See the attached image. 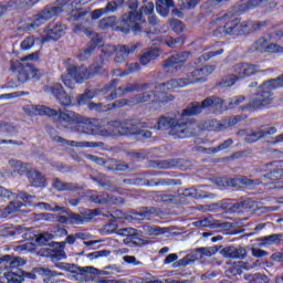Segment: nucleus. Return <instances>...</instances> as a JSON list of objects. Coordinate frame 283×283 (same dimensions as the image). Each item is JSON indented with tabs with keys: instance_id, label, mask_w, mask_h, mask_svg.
<instances>
[{
	"instance_id": "51",
	"label": "nucleus",
	"mask_w": 283,
	"mask_h": 283,
	"mask_svg": "<svg viewBox=\"0 0 283 283\" xmlns=\"http://www.w3.org/2000/svg\"><path fill=\"white\" fill-rule=\"evenodd\" d=\"M76 240H90L92 238L91 233L87 232H77L75 233Z\"/></svg>"
},
{
	"instance_id": "19",
	"label": "nucleus",
	"mask_w": 283,
	"mask_h": 283,
	"mask_svg": "<svg viewBox=\"0 0 283 283\" xmlns=\"http://www.w3.org/2000/svg\"><path fill=\"white\" fill-rule=\"evenodd\" d=\"M132 52H136V46L132 45V46H120L119 51L117 54H119V56H116L115 61L116 63H123L126 59V56L128 54H132Z\"/></svg>"
},
{
	"instance_id": "12",
	"label": "nucleus",
	"mask_w": 283,
	"mask_h": 283,
	"mask_svg": "<svg viewBox=\"0 0 283 283\" xmlns=\"http://www.w3.org/2000/svg\"><path fill=\"white\" fill-rule=\"evenodd\" d=\"M222 255L224 258H239V260H243L247 256V250L244 248H226L222 250Z\"/></svg>"
},
{
	"instance_id": "25",
	"label": "nucleus",
	"mask_w": 283,
	"mask_h": 283,
	"mask_svg": "<svg viewBox=\"0 0 283 283\" xmlns=\"http://www.w3.org/2000/svg\"><path fill=\"white\" fill-rule=\"evenodd\" d=\"M60 118L65 123H83V119L78 118L74 113H60Z\"/></svg>"
},
{
	"instance_id": "32",
	"label": "nucleus",
	"mask_w": 283,
	"mask_h": 283,
	"mask_svg": "<svg viewBox=\"0 0 283 283\" xmlns=\"http://www.w3.org/2000/svg\"><path fill=\"white\" fill-rule=\"evenodd\" d=\"M21 207H23V202H11L6 208L4 216H10V213H17V211H19V209H21Z\"/></svg>"
},
{
	"instance_id": "2",
	"label": "nucleus",
	"mask_w": 283,
	"mask_h": 283,
	"mask_svg": "<svg viewBox=\"0 0 283 283\" xmlns=\"http://www.w3.org/2000/svg\"><path fill=\"white\" fill-rule=\"evenodd\" d=\"M234 72L237 75H229L223 80V87H231L235 81H238V78H247V76H253V74L258 72V66L253 64H238L234 67Z\"/></svg>"
},
{
	"instance_id": "61",
	"label": "nucleus",
	"mask_w": 283,
	"mask_h": 283,
	"mask_svg": "<svg viewBox=\"0 0 283 283\" xmlns=\"http://www.w3.org/2000/svg\"><path fill=\"white\" fill-rule=\"evenodd\" d=\"M140 70V65L138 63H133L129 65V73L138 72Z\"/></svg>"
},
{
	"instance_id": "49",
	"label": "nucleus",
	"mask_w": 283,
	"mask_h": 283,
	"mask_svg": "<svg viewBox=\"0 0 283 283\" xmlns=\"http://www.w3.org/2000/svg\"><path fill=\"white\" fill-rule=\"evenodd\" d=\"M265 1L269 0H250L248 8L252 10V8H258V6H262V3H265Z\"/></svg>"
},
{
	"instance_id": "39",
	"label": "nucleus",
	"mask_w": 283,
	"mask_h": 283,
	"mask_svg": "<svg viewBox=\"0 0 283 283\" xmlns=\"http://www.w3.org/2000/svg\"><path fill=\"white\" fill-rule=\"evenodd\" d=\"M21 48L22 50H32V48H34V39L32 36L24 39L21 43Z\"/></svg>"
},
{
	"instance_id": "44",
	"label": "nucleus",
	"mask_w": 283,
	"mask_h": 283,
	"mask_svg": "<svg viewBox=\"0 0 283 283\" xmlns=\"http://www.w3.org/2000/svg\"><path fill=\"white\" fill-rule=\"evenodd\" d=\"M123 260L127 264H133L134 266H140V264H143L140 261L136 260V256L126 255L123 258Z\"/></svg>"
},
{
	"instance_id": "63",
	"label": "nucleus",
	"mask_w": 283,
	"mask_h": 283,
	"mask_svg": "<svg viewBox=\"0 0 283 283\" xmlns=\"http://www.w3.org/2000/svg\"><path fill=\"white\" fill-rule=\"evenodd\" d=\"M180 40H178V39H172V38H170V39H168V41H167V45H169V48H174L175 45H176V43H178Z\"/></svg>"
},
{
	"instance_id": "56",
	"label": "nucleus",
	"mask_w": 283,
	"mask_h": 283,
	"mask_svg": "<svg viewBox=\"0 0 283 283\" xmlns=\"http://www.w3.org/2000/svg\"><path fill=\"white\" fill-rule=\"evenodd\" d=\"M240 103H244V96L232 98L230 105L233 107L234 105H240Z\"/></svg>"
},
{
	"instance_id": "10",
	"label": "nucleus",
	"mask_w": 283,
	"mask_h": 283,
	"mask_svg": "<svg viewBox=\"0 0 283 283\" xmlns=\"http://www.w3.org/2000/svg\"><path fill=\"white\" fill-rule=\"evenodd\" d=\"M256 50L260 52H264V50H266V52H283L282 46L277 44H269L264 38H261L256 41Z\"/></svg>"
},
{
	"instance_id": "48",
	"label": "nucleus",
	"mask_w": 283,
	"mask_h": 283,
	"mask_svg": "<svg viewBox=\"0 0 283 283\" xmlns=\"http://www.w3.org/2000/svg\"><path fill=\"white\" fill-rule=\"evenodd\" d=\"M125 134H129V132L120 129V127L116 125L115 129L111 133V136H125Z\"/></svg>"
},
{
	"instance_id": "53",
	"label": "nucleus",
	"mask_w": 283,
	"mask_h": 283,
	"mask_svg": "<svg viewBox=\"0 0 283 283\" xmlns=\"http://www.w3.org/2000/svg\"><path fill=\"white\" fill-rule=\"evenodd\" d=\"M117 9H118V4H116V2H114V0L112 2H108L106 8H104V10H106V12H116Z\"/></svg>"
},
{
	"instance_id": "1",
	"label": "nucleus",
	"mask_w": 283,
	"mask_h": 283,
	"mask_svg": "<svg viewBox=\"0 0 283 283\" xmlns=\"http://www.w3.org/2000/svg\"><path fill=\"white\" fill-rule=\"evenodd\" d=\"M156 129H170V136H178V138H189L190 136H198L200 134V127L198 124H187L176 122L174 118L161 117L157 122Z\"/></svg>"
},
{
	"instance_id": "42",
	"label": "nucleus",
	"mask_w": 283,
	"mask_h": 283,
	"mask_svg": "<svg viewBox=\"0 0 283 283\" xmlns=\"http://www.w3.org/2000/svg\"><path fill=\"white\" fill-rule=\"evenodd\" d=\"M23 264H25V261L21 258H15V259L9 261L10 269H15L17 266H23Z\"/></svg>"
},
{
	"instance_id": "23",
	"label": "nucleus",
	"mask_w": 283,
	"mask_h": 283,
	"mask_svg": "<svg viewBox=\"0 0 283 283\" xmlns=\"http://www.w3.org/2000/svg\"><path fill=\"white\" fill-rule=\"evenodd\" d=\"M91 200L96 205H107L109 202H114V199H112V197L108 195H93L91 196Z\"/></svg>"
},
{
	"instance_id": "4",
	"label": "nucleus",
	"mask_w": 283,
	"mask_h": 283,
	"mask_svg": "<svg viewBox=\"0 0 283 283\" xmlns=\"http://www.w3.org/2000/svg\"><path fill=\"white\" fill-rule=\"evenodd\" d=\"M249 28H251L250 23H247V22L240 23V20L234 19L224 25V31H226V34H230V35L247 34L251 32V29Z\"/></svg>"
},
{
	"instance_id": "60",
	"label": "nucleus",
	"mask_w": 283,
	"mask_h": 283,
	"mask_svg": "<svg viewBox=\"0 0 283 283\" xmlns=\"http://www.w3.org/2000/svg\"><path fill=\"white\" fill-rule=\"evenodd\" d=\"M150 96L149 93H145L142 97H138L137 103H145L149 101Z\"/></svg>"
},
{
	"instance_id": "47",
	"label": "nucleus",
	"mask_w": 283,
	"mask_h": 283,
	"mask_svg": "<svg viewBox=\"0 0 283 283\" xmlns=\"http://www.w3.org/2000/svg\"><path fill=\"white\" fill-rule=\"evenodd\" d=\"M103 14H107V11L104 9H97L91 13L92 19H101Z\"/></svg>"
},
{
	"instance_id": "55",
	"label": "nucleus",
	"mask_w": 283,
	"mask_h": 283,
	"mask_svg": "<svg viewBox=\"0 0 283 283\" xmlns=\"http://www.w3.org/2000/svg\"><path fill=\"white\" fill-rule=\"evenodd\" d=\"M18 198L23 200V202H30V200H32V196L28 195L27 192H19Z\"/></svg>"
},
{
	"instance_id": "30",
	"label": "nucleus",
	"mask_w": 283,
	"mask_h": 283,
	"mask_svg": "<svg viewBox=\"0 0 283 283\" xmlns=\"http://www.w3.org/2000/svg\"><path fill=\"white\" fill-rule=\"evenodd\" d=\"M144 231L147 235H163V233H165V230L163 228L150 226L144 227Z\"/></svg>"
},
{
	"instance_id": "62",
	"label": "nucleus",
	"mask_w": 283,
	"mask_h": 283,
	"mask_svg": "<svg viewBox=\"0 0 283 283\" xmlns=\"http://www.w3.org/2000/svg\"><path fill=\"white\" fill-rule=\"evenodd\" d=\"M103 255H107V253L105 251H97L90 254V258H103Z\"/></svg>"
},
{
	"instance_id": "20",
	"label": "nucleus",
	"mask_w": 283,
	"mask_h": 283,
	"mask_svg": "<svg viewBox=\"0 0 283 283\" xmlns=\"http://www.w3.org/2000/svg\"><path fill=\"white\" fill-rule=\"evenodd\" d=\"M76 67L74 70L69 69V73L67 75H62V82L64 83V85L66 87H69L70 90H73L74 87V82L76 81Z\"/></svg>"
},
{
	"instance_id": "11",
	"label": "nucleus",
	"mask_w": 283,
	"mask_h": 283,
	"mask_svg": "<svg viewBox=\"0 0 283 283\" xmlns=\"http://www.w3.org/2000/svg\"><path fill=\"white\" fill-rule=\"evenodd\" d=\"M65 25L63 24H56L53 28H49L45 30L48 39H52V41H59L60 38L65 34Z\"/></svg>"
},
{
	"instance_id": "36",
	"label": "nucleus",
	"mask_w": 283,
	"mask_h": 283,
	"mask_svg": "<svg viewBox=\"0 0 283 283\" xmlns=\"http://www.w3.org/2000/svg\"><path fill=\"white\" fill-rule=\"evenodd\" d=\"M93 97H94V94L92 92H87L77 98V103L78 105H85L86 103L92 101Z\"/></svg>"
},
{
	"instance_id": "24",
	"label": "nucleus",
	"mask_w": 283,
	"mask_h": 283,
	"mask_svg": "<svg viewBox=\"0 0 283 283\" xmlns=\"http://www.w3.org/2000/svg\"><path fill=\"white\" fill-rule=\"evenodd\" d=\"M276 87H283V75L275 78V80H271L269 82H265L263 84L264 90H276Z\"/></svg>"
},
{
	"instance_id": "7",
	"label": "nucleus",
	"mask_w": 283,
	"mask_h": 283,
	"mask_svg": "<svg viewBox=\"0 0 283 283\" xmlns=\"http://www.w3.org/2000/svg\"><path fill=\"white\" fill-rule=\"evenodd\" d=\"M93 0H71V7L75 8L71 10L70 21H81L83 17H85V12L81 11V8H76V6H85Z\"/></svg>"
},
{
	"instance_id": "45",
	"label": "nucleus",
	"mask_w": 283,
	"mask_h": 283,
	"mask_svg": "<svg viewBox=\"0 0 283 283\" xmlns=\"http://www.w3.org/2000/svg\"><path fill=\"white\" fill-rule=\"evenodd\" d=\"M0 198H9V200H12V198H14V195L4 187L0 186Z\"/></svg>"
},
{
	"instance_id": "50",
	"label": "nucleus",
	"mask_w": 283,
	"mask_h": 283,
	"mask_svg": "<svg viewBox=\"0 0 283 283\" xmlns=\"http://www.w3.org/2000/svg\"><path fill=\"white\" fill-rule=\"evenodd\" d=\"M222 50L216 51V52H210V53H205L201 59H203V61H209V59H211L212 56H218V54H222Z\"/></svg>"
},
{
	"instance_id": "57",
	"label": "nucleus",
	"mask_w": 283,
	"mask_h": 283,
	"mask_svg": "<svg viewBox=\"0 0 283 283\" xmlns=\"http://www.w3.org/2000/svg\"><path fill=\"white\" fill-rule=\"evenodd\" d=\"M90 50H84L82 53H80L78 59L80 61H86L90 57Z\"/></svg>"
},
{
	"instance_id": "54",
	"label": "nucleus",
	"mask_w": 283,
	"mask_h": 283,
	"mask_svg": "<svg viewBox=\"0 0 283 283\" xmlns=\"http://www.w3.org/2000/svg\"><path fill=\"white\" fill-rule=\"evenodd\" d=\"M176 260H178V254H176V253L169 254L165 259L164 264H171L172 262H176Z\"/></svg>"
},
{
	"instance_id": "41",
	"label": "nucleus",
	"mask_w": 283,
	"mask_h": 283,
	"mask_svg": "<svg viewBox=\"0 0 283 283\" xmlns=\"http://www.w3.org/2000/svg\"><path fill=\"white\" fill-rule=\"evenodd\" d=\"M117 233H118V235H125V237H127V235H136L137 230L134 229V228H125V229H119L117 231Z\"/></svg>"
},
{
	"instance_id": "21",
	"label": "nucleus",
	"mask_w": 283,
	"mask_h": 283,
	"mask_svg": "<svg viewBox=\"0 0 283 283\" xmlns=\"http://www.w3.org/2000/svg\"><path fill=\"white\" fill-rule=\"evenodd\" d=\"M81 274L83 275V280H92L90 275H105V272L97 270L96 268L87 266V268H82Z\"/></svg>"
},
{
	"instance_id": "6",
	"label": "nucleus",
	"mask_w": 283,
	"mask_h": 283,
	"mask_svg": "<svg viewBox=\"0 0 283 283\" xmlns=\"http://www.w3.org/2000/svg\"><path fill=\"white\" fill-rule=\"evenodd\" d=\"M24 109L29 116H54L56 114L55 111L48 106L28 105Z\"/></svg>"
},
{
	"instance_id": "17",
	"label": "nucleus",
	"mask_w": 283,
	"mask_h": 283,
	"mask_svg": "<svg viewBox=\"0 0 283 283\" xmlns=\"http://www.w3.org/2000/svg\"><path fill=\"white\" fill-rule=\"evenodd\" d=\"M261 242V247H271V244H280L282 240V234H272L268 237L258 238Z\"/></svg>"
},
{
	"instance_id": "59",
	"label": "nucleus",
	"mask_w": 283,
	"mask_h": 283,
	"mask_svg": "<svg viewBox=\"0 0 283 283\" xmlns=\"http://www.w3.org/2000/svg\"><path fill=\"white\" fill-rule=\"evenodd\" d=\"M112 19L114 18H105L101 21V28H107V25H109V23H112Z\"/></svg>"
},
{
	"instance_id": "35",
	"label": "nucleus",
	"mask_w": 283,
	"mask_h": 283,
	"mask_svg": "<svg viewBox=\"0 0 283 283\" xmlns=\"http://www.w3.org/2000/svg\"><path fill=\"white\" fill-rule=\"evenodd\" d=\"M49 92H51L52 94H54L57 98V96H61V94H63V86H61V84L55 83L52 84L51 86H49Z\"/></svg>"
},
{
	"instance_id": "33",
	"label": "nucleus",
	"mask_w": 283,
	"mask_h": 283,
	"mask_svg": "<svg viewBox=\"0 0 283 283\" xmlns=\"http://www.w3.org/2000/svg\"><path fill=\"white\" fill-rule=\"evenodd\" d=\"M39 207H42V209H45V211H62L65 213V207H60L59 205L50 206L49 203L42 202L39 203Z\"/></svg>"
},
{
	"instance_id": "14",
	"label": "nucleus",
	"mask_w": 283,
	"mask_h": 283,
	"mask_svg": "<svg viewBox=\"0 0 283 283\" xmlns=\"http://www.w3.org/2000/svg\"><path fill=\"white\" fill-rule=\"evenodd\" d=\"M191 85V81L188 78H175L164 84L167 90H179L180 87H187Z\"/></svg>"
},
{
	"instance_id": "52",
	"label": "nucleus",
	"mask_w": 283,
	"mask_h": 283,
	"mask_svg": "<svg viewBox=\"0 0 283 283\" xmlns=\"http://www.w3.org/2000/svg\"><path fill=\"white\" fill-rule=\"evenodd\" d=\"M197 3H200V0H185L187 10H193Z\"/></svg>"
},
{
	"instance_id": "5",
	"label": "nucleus",
	"mask_w": 283,
	"mask_h": 283,
	"mask_svg": "<svg viewBox=\"0 0 283 283\" xmlns=\"http://www.w3.org/2000/svg\"><path fill=\"white\" fill-rule=\"evenodd\" d=\"M214 70L216 67L213 66H205L203 69L195 70L188 78L190 80L191 85H196V83H205L207 76L213 74Z\"/></svg>"
},
{
	"instance_id": "34",
	"label": "nucleus",
	"mask_w": 283,
	"mask_h": 283,
	"mask_svg": "<svg viewBox=\"0 0 283 283\" xmlns=\"http://www.w3.org/2000/svg\"><path fill=\"white\" fill-rule=\"evenodd\" d=\"M35 273H38V275H45L46 277H56L57 275H61V273H56L50 269H43V268L36 269Z\"/></svg>"
},
{
	"instance_id": "9",
	"label": "nucleus",
	"mask_w": 283,
	"mask_h": 283,
	"mask_svg": "<svg viewBox=\"0 0 283 283\" xmlns=\"http://www.w3.org/2000/svg\"><path fill=\"white\" fill-rule=\"evenodd\" d=\"M171 8H174V0L156 1V10L160 17H169Z\"/></svg>"
},
{
	"instance_id": "43",
	"label": "nucleus",
	"mask_w": 283,
	"mask_h": 283,
	"mask_svg": "<svg viewBox=\"0 0 283 283\" xmlns=\"http://www.w3.org/2000/svg\"><path fill=\"white\" fill-rule=\"evenodd\" d=\"M88 109H95V112H107L109 107L103 106L101 104L88 103Z\"/></svg>"
},
{
	"instance_id": "8",
	"label": "nucleus",
	"mask_w": 283,
	"mask_h": 283,
	"mask_svg": "<svg viewBox=\"0 0 283 283\" xmlns=\"http://www.w3.org/2000/svg\"><path fill=\"white\" fill-rule=\"evenodd\" d=\"M211 105H216L213 98H206L201 105L195 104L193 106L186 108L182 116H196V114H200V112H202V107H211Z\"/></svg>"
},
{
	"instance_id": "40",
	"label": "nucleus",
	"mask_w": 283,
	"mask_h": 283,
	"mask_svg": "<svg viewBox=\"0 0 283 283\" xmlns=\"http://www.w3.org/2000/svg\"><path fill=\"white\" fill-rule=\"evenodd\" d=\"M57 98L60 101V104L64 107L72 105V99L65 93H60V96H57Z\"/></svg>"
},
{
	"instance_id": "15",
	"label": "nucleus",
	"mask_w": 283,
	"mask_h": 283,
	"mask_svg": "<svg viewBox=\"0 0 283 283\" xmlns=\"http://www.w3.org/2000/svg\"><path fill=\"white\" fill-rule=\"evenodd\" d=\"M41 76V72L36 69H27L21 72L18 76L20 83H25V81H30V78H39Z\"/></svg>"
},
{
	"instance_id": "38",
	"label": "nucleus",
	"mask_w": 283,
	"mask_h": 283,
	"mask_svg": "<svg viewBox=\"0 0 283 283\" xmlns=\"http://www.w3.org/2000/svg\"><path fill=\"white\" fill-rule=\"evenodd\" d=\"M10 165L15 171H18V174H23V171H25V166H23V163L19 160H11Z\"/></svg>"
},
{
	"instance_id": "46",
	"label": "nucleus",
	"mask_w": 283,
	"mask_h": 283,
	"mask_svg": "<svg viewBox=\"0 0 283 283\" xmlns=\"http://www.w3.org/2000/svg\"><path fill=\"white\" fill-rule=\"evenodd\" d=\"M252 255L254 258H265V255H269V252L258 249V248H253L252 249Z\"/></svg>"
},
{
	"instance_id": "27",
	"label": "nucleus",
	"mask_w": 283,
	"mask_h": 283,
	"mask_svg": "<svg viewBox=\"0 0 283 283\" xmlns=\"http://www.w3.org/2000/svg\"><path fill=\"white\" fill-rule=\"evenodd\" d=\"M4 277L8 283H22L23 282V275L18 274L15 272H7V273H4Z\"/></svg>"
},
{
	"instance_id": "3",
	"label": "nucleus",
	"mask_w": 283,
	"mask_h": 283,
	"mask_svg": "<svg viewBox=\"0 0 283 283\" xmlns=\"http://www.w3.org/2000/svg\"><path fill=\"white\" fill-rule=\"evenodd\" d=\"M154 2H145L139 13L132 12L129 14V21H140L142 23H145V17H148V22L151 25H156V23H158V19L154 14Z\"/></svg>"
},
{
	"instance_id": "37",
	"label": "nucleus",
	"mask_w": 283,
	"mask_h": 283,
	"mask_svg": "<svg viewBox=\"0 0 283 283\" xmlns=\"http://www.w3.org/2000/svg\"><path fill=\"white\" fill-rule=\"evenodd\" d=\"M199 252L201 255H205L206 258H211V255H216L218 253V249L216 248H201L199 249Z\"/></svg>"
},
{
	"instance_id": "18",
	"label": "nucleus",
	"mask_w": 283,
	"mask_h": 283,
	"mask_svg": "<svg viewBox=\"0 0 283 283\" xmlns=\"http://www.w3.org/2000/svg\"><path fill=\"white\" fill-rule=\"evenodd\" d=\"M159 56L158 50L153 49L147 52H145L140 57H139V63L142 65H147L150 61H156V59Z\"/></svg>"
},
{
	"instance_id": "28",
	"label": "nucleus",
	"mask_w": 283,
	"mask_h": 283,
	"mask_svg": "<svg viewBox=\"0 0 283 283\" xmlns=\"http://www.w3.org/2000/svg\"><path fill=\"white\" fill-rule=\"evenodd\" d=\"M244 277L250 283H269V279H266V276H263L262 274H245Z\"/></svg>"
},
{
	"instance_id": "26",
	"label": "nucleus",
	"mask_w": 283,
	"mask_h": 283,
	"mask_svg": "<svg viewBox=\"0 0 283 283\" xmlns=\"http://www.w3.org/2000/svg\"><path fill=\"white\" fill-rule=\"evenodd\" d=\"M271 103V94L265 93L263 95H258L254 102V107H262Z\"/></svg>"
},
{
	"instance_id": "22",
	"label": "nucleus",
	"mask_w": 283,
	"mask_h": 283,
	"mask_svg": "<svg viewBox=\"0 0 283 283\" xmlns=\"http://www.w3.org/2000/svg\"><path fill=\"white\" fill-rule=\"evenodd\" d=\"M189 56V53H182L180 55H175L172 57H170L169 60H167L166 65H182V63H185V61H187Z\"/></svg>"
},
{
	"instance_id": "31",
	"label": "nucleus",
	"mask_w": 283,
	"mask_h": 283,
	"mask_svg": "<svg viewBox=\"0 0 283 283\" xmlns=\"http://www.w3.org/2000/svg\"><path fill=\"white\" fill-rule=\"evenodd\" d=\"M54 234L49 233V232H43L40 233L36 238V244H48V242H50V240H53Z\"/></svg>"
},
{
	"instance_id": "29",
	"label": "nucleus",
	"mask_w": 283,
	"mask_h": 283,
	"mask_svg": "<svg viewBox=\"0 0 283 283\" xmlns=\"http://www.w3.org/2000/svg\"><path fill=\"white\" fill-rule=\"evenodd\" d=\"M31 182L35 187H43V185H45V178L40 172L35 171L31 175Z\"/></svg>"
},
{
	"instance_id": "13",
	"label": "nucleus",
	"mask_w": 283,
	"mask_h": 283,
	"mask_svg": "<svg viewBox=\"0 0 283 283\" xmlns=\"http://www.w3.org/2000/svg\"><path fill=\"white\" fill-rule=\"evenodd\" d=\"M57 12H59V8H56V7H51V8L43 10L35 19L34 25L39 27V21H48V20L52 19L53 17H56Z\"/></svg>"
},
{
	"instance_id": "58",
	"label": "nucleus",
	"mask_w": 283,
	"mask_h": 283,
	"mask_svg": "<svg viewBox=\"0 0 283 283\" xmlns=\"http://www.w3.org/2000/svg\"><path fill=\"white\" fill-rule=\"evenodd\" d=\"M231 145H233V140L228 139L219 146V150L227 149L228 147H231Z\"/></svg>"
},
{
	"instance_id": "64",
	"label": "nucleus",
	"mask_w": 283,
	"mask_h": 283,
	"mask_svg": "<svg viewBox=\"0 0 283 283\" xmlns=\"http://www.w3.org/2000/svg\"><path fill=\"white\" fill-rule=\"evenodd\" d=\"M95 282L96 283H118L115 280H105V279H96Z\"/></svg>"
},
{
	"instance_id": "16",
	"label": "nucleus",
	"mask_w": 283,
	"mask_h": 283,
	"mask_svg": "<svg viewBox=\"0 0 283 283\" xmlns=\"http://www.w3.org/2000/svg\"><path fill=\"white\" fill-rule=\"evenodd\" d=\"M277 132L275 127H271L268 130H260L258 133H252L251 135L248 136L247 140L249 143H255L256 140H260V138H264V136H270L273 135Z\"/></svg>"
}]
</instances>
